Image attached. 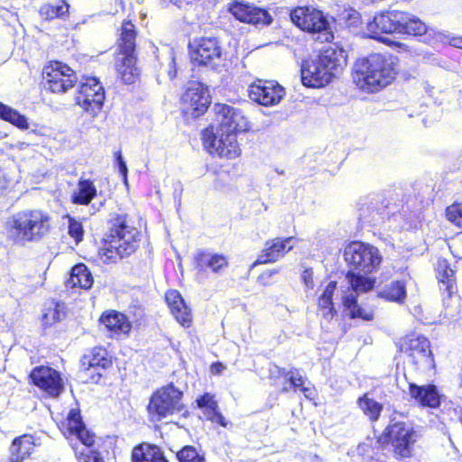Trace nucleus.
I'll return each instance as SVG.
<instances>
[{
	"mask_svg": "<svg viewBox=\"0 0 462 462\" xmlns=\"http://www.w3.org/2000/svg\"><path fill=\"white\" fill-rule=\"evenodd\" d=\"M132 462H170L162 449L152 444L142 443L132 451Z\"/></svg>",
	"mask_w": 462,
	"mask_h": 462,
	"instance_id": "393cba45",
	"label": "nucleus"
},
{
	"mask_svg": "<svg viewBox=\"0 0 462 462\" xmlns=\"http://www.w3.org/2000/svg\"><path fill=\"white\" fill-rule=\"evenodd\" d=\"M346 65L345 51L336 46L323 50L317 58L305 60L301 66V81L304 86L320 88L337 77Z\"/></svg>",
	"mask_w": 462,
	"mask_h": 462,
	"instance_id": "7ed1b4c3",
	"label": "nucleus"
},
{
	"mask_svg": "<svg viewBox=\"0 0 462 462\" xmlns=\"http://www.w3.org/2000/svg\"><path fill=\"white\" fill-rule=\"evenodd\" d=\"M99 322L111 333V336L115 337L127 335L132 328L129 319H99Z\"/></svg>",
	"mask_w": 462,
	"mask_h": 462,
	"instance_id": "ea45409f",
	"label": "nucleus"
},
{
	"mask_svg": "<svg viewBox=\"0 0 462 462\" xmlns=\"http://www.w3.org/2000/svg\"><path fill=\"white\" fill-rule=\"evenodd\" d=\"M398 70L397 58L391 54L374 53L356 60L353 79L363 91L374 93L390 85Z\"/></svg>",
	"mask_w": 462,
	"mask_h": 462,
	"instance_id": "f03ea898",
	"label": "nucleus"
},
{
	"mask_svg": "<svg viewBox=\"0 0 462 462\" xmlns=\"http://www.w3.org/2000/svg\"><path fill=\"white\" fill-rule=\"evenodd\" d=\"M100 318H118V312H116V310H106L103 312Z\"/></svg>",
	"mask_w": 462,
	"mask_h": 462,
	"instance_id": "603ef678",
	"label": "nucleus"
},
{
	"mask_svg": "<svg viewBox=\"0 0 462 462\" xmlns=\"http://www.w3.org/2000/svg\"><path fill=\"white\" fill-rule=\"evenodd\" d=\"M226 370V366L220 362L213 363L209 367L210 374L213 375H221Z\"/></svg>",
	"mask_w": 462,
	"mask_h": 462,
	"instance_id": "09e8293b",
	"label": "nucleus"
},
{
	"mask_svg": "<svg viewBox=\"0 0 462 462\" xmlns=\"http://www.w3.org/2000/svg\"><path fill=\"white\" fill-rule=\"evenodd\" d=\"M386 434L396 455L401 457H409L412 455L419 434L410 423H392L386 429Z\"/></svg>",
	"mask_w": 462,
	"mask_h": 462,
	"instance_id": "9b49d317",
	"label": "nucleus"
},
{
	"mask_svg": "<svg viewBox=\"0 0 462 462\" xmlns=\"http://www.w3.org/2000/svg\"><path fill=\"white\" fill-rule=\"evenodd\" d=\"M50 228L51 217L40 209L19 211L6 222L7 237L15 244L40 240Z\"/></svg>",
	"mask_w": 462,
	"mask_h": 462,
	"instance_id": "39448f33",
	"label": "nucleus"
},
{
	"mask_svg": "<svg viewBox=\"0 0 462 462\" xmlns=\"http://www.w3.org/2000/svg\"><path fill=\"white\" fill-rule=\"evenodd\" d=\"M182 408V392L173 384H168L152 393L147 411L152 421H160L181 411Z\"/></svg>",
	"mask_w": 462,
	"mask_h": 462,
	"instance_id": "6e6552de",
	"label": "nucleus"
},
{
	"mask_svg": "<svg viewBox=\"0 0 462 462\" xmlns=\"http://www.w3.org/2000/svg\"><path fill=\"white\" fill-rule=\"evenodd\" d=\"M199 408L202 409L205 416L208 420L217 422L223 427L227 425L226 419L217 411V403L214 400V396L209 393H205L197 400Z\"/></svg>",
	"mask_w": 462,
	"mask_h": 462,
	"instance_id": "c85d7f7f",
	"label": "nucleus"
},
{
	"mask_svg": "<svg viewBox=\"0 0 462 462\" xmlns=\"http://www.w3.org/2000/svg\"><path fill=\"white\" fill-rule=\"evenodd\" d=\"M93 276L88 267L83 264L75 265L70 272V276L68 279L67 287L81 289H89L93 284Z\"/></svg>",
	"mask_w": 462,
	"mask_h": 462,
	"instance_id": "bb28decb",
	"label": "nucleus"
},
{
	"mask_svg": "<svg viewBox=\"0 0 462 462\" xmlns=\"http://www.w3.org/2000/svg\"><path fill=\"white\" fill-rule=\"evenodd\" d=\"M202 141L209 153L220 158L232 160L241 154L236 134L216 129L214 125H209L202 132Z\"/></svg>",
	"mask_w": 462,
	"mask_h": 462,
	"instance_id": "1a4fd4ad",
	"label": "nucleus"
},
{
	"mask_svg": "<svg viewBox=\"0 0 462 462\" xmlns=\"http://www.w3.org/2000/svg\"><path fill=\"white\" fill-rule=\"evenodd\" d=\"M45 87L52 93L64 94L77 82L73 69L60 61L51 62L43 69Z\"/></svg>",
	"mask_w": 462,
	"mask_h": 462,
	"instance_id": "ddd939ff",
	"label": "nucleus"
},
{
	"mask_svg": "<svg viewBox=\"0 0 462 462\" xmlns=\"http://www.w3.org/2000/svg\"><path fill=\"white\" fill-rule=\"evenodd\" d=\"M32 382L51 396H58L63 390L60 374L48 366L33 369L30 374Z\"/></svg>",
	"mask_w": 462,
	"mask_h": 462,
	"instance_id": "aec40b11",
	"label": "nucleus"
},
{
	"mask_svg": "<svg viewBox=\"0 0 462 462\" xmlns=\"http://www.w3.org/2000/svg\"><path fill=\"white\" fill-rule=\"evenodd\" d=\"M301 280L307 290H312L314 288L313 272L310 268L303 270L301 273Z\"/></svg>",
	"mask_w": 462,
	"mask_h": 462,
	"instance_id": "49530a36",
	"label": "nucleus"
},
{
	"mask_svg": "<svg viewBox=\"0 0 462 462\" xmlns=\"http://www.w3.org/2000/svg\"><path fill=\"white\" fill-rule=\"evenodd\" d=\"M121 318H124V319H126L127 317L125 315H123L122 314V317Z\"/></svg>",
	"mask_w": 462,
	"mask_h": 462,
	"instance_id": "bf43d9fd",
	"label": "nucleus"
},
{
	"mask_svg": "<svg viewBox=\"0 0 462 462\" xmlns=\"http://www.w3.org/2000/svg\"><path fill=\"white\" fill-rule=\"evenodd\" d=\"M119 52L116 56V70L122 80L126 84L134 82L138 76L135 66V30L131 22H124L118 40Z\"/></svg>",
	"mask_w": 462,
	"mask_h": 462,
	"instance_id": "423d86ee",
	"label": "nucleus"
},
{
	"mask_svg": "<svg viewBox=\"0 0 462 462\" xmlns=\"http://www.w3.org/2000/svg\"><path fill=\"white\" fill-rule=\"evenodd\" d=\"M350 17L355 19V22L356 21L357 22L359 20V14L357 12L354 11L352 13V14H350Z\"/></svg>",
	"mask_w": 462,
	"mask_h": 462,
	"instance_id": "4d7b16f0",
	"label": "nucleus"
},
{
	"mask_svg": "<svg viewBox=\"0 0 462 462\" xmlns=\"http://www.w3.org/2000/svg\"><path fill=\"white\" fill-rule=\"evenodd\" d=\"M358 407L371 421H376L383 411V405L375 400L369 398L367 394L357 401Z\"/></svg>",
	"mask_w": 462,
	"mask_h": 462,
	"instance_id": "c9c22d12",
	"label": "nucleus"
},
{
	"mask_svg": "<svg viewBox=\"0 0 462 462\" xmlns=\"http://www.w3.org/2000/svg\"><path fill=\"white\" fill-rule=\"evenodd\" d=\"M181 100L183 113L197 118L208 110L210 104L208 88L200 82L193 81L188 86Z\"/></svg>",
	"mask_w": 462,
	"mask_h": 462,
	"instance_id": "4468645a",
	"label": "nucleus"
},
{
	"mask_svg": "<svg viewBox=\"0 0 462 462\" xmlns=\"http://www.w3.org/2000/svg\"><path fill=\"white\" fill-rule=\"evenodd\" d=\"M450 43L457 48L462 49V37L453 38Z\"/></svg>",
	"mask_w": 462,
	"mask_h": 462,
	"instance_id": "5fc2aeb1",
	"label": "nucleus"
},
{
	"mask_svg": "<svg viewBox=\"0 0 462 462\" xmlns=\"http://www.w3.org/2000/svg\"><path fill=\"white\" fill-rule=\"evenodd\" d=\"M165 300L175 318H185L189 314V309L179 291L175 290L167 291Z\"/></svg>",
	"mask_w": 462,
	"mask_h": 462,
	"instance_id": "473e14b6",
	"label": "nucleus"
},
{
	"mask_svg": "<svg viewBox=\"0 0 462 462\" xmlns=\"http://www.w3.org/2000/svg\"><path fill=\"white\" fill-rule=\"evenodd\" d=\"M276 273H278L277 270L265 271L258 277V282L263 285H268L272 277Z\"/></svg>",
	"mask_w": 462,
	"mask_h": 462,
	"instance_id": "de8ad7c7",
	"label": "nucleus"
},
{
	"mask_svg": "<svg viewBox=\"0 0 462 462\" xmlns=\"http://www.w3.org/2000/svg\"><path fill=\"white\" fill-rule=\"evenodd\" d=\"M344 257L350 270L346 279L356 293L371 291L375 280L371 277L381 263L382 257L376 247L362 242H352L344 250Z\"/></svg>",
	"mask_w": 462,
	"mask_h": 462,
	"instance_id": "f257e3e1",
	"label": "nucleus"
},
{
	"mask_svg": "<svg viewBox=\"0 0 462 462\" xmlns=\"http://www.w3.org/2000/svg\"><path fill=\"white\" fill-rule=\"evenodd\" d=\"M117 162H118L119 172L123 175L125 180H126L127 167H126V163L125 162L121 154H118V156H117Z\"/></svg>",
	"mask_w": 462,
	"mask_h": 462,
	"instance_id": "3c124183",
	"label": "nucleus"
},
{
	"mask_svg": "<svg viewBox=\"0 0 462 462\" xmlns=\"http://www.w3.org/2000/svg\"><path fill=\"white\" fill-rule=\"evenodd\" d=\"M227 10L236 20L255 26H265L273 21L271 14L265 9L245 1L231 2Z\"/></svg>",
	"mask_w": 462,
	"mask_h": 462,
	"instance_id": "dca6fc26",
	"label": "nucleus"
},
{
	"mask_svg": "<svg viewBox=\"0 0 462 462\" xmlns=\"http://www.w3.org/2000/svg\"><path fill=\"white\" fill-rule=\"evenodd\" d=\"M343 304L345 310L346 311V315L349 316V318H369L367 315L363 313L362 309L357 304L355 295L349 294L346 296L343 299Z\"/></svg>",
	"mask_w": 462,
	"mask_h": 462,
	"instance_id": "a19ab883",
	"label": "nucleus"
},
{
	"mask_svg": "<svg viewBox=\"0 0 462 462\" xmlns=\"http://www.w3.org/2000/svg\"><path fill=\"white\" fill-rule=\"evenodd\" d=\"M294 240L295 238L293 236H290L286 238L276 237L266 241L264 247L253 266L274 263L282 258L288 252L292 250L294 246L292 242Z\"/></svg>",
	"mask_w": 462,
	"mask_h": 462,
	"instance_id": "412c9836",
	"label": "nucleus"
},
{
	"mask_svg": "<svg viewBox=\"0 0 462 462\" xmlns=\"http://www.w3.org/2000/svg\"><path fill=\"white\" fill-rule=\"evenodd\" d=\"M140 242L139 230L129 224L126 214H118L110 220L109 233L101 252L103 263H116L132 254Z\"/></svg>",
	"mask_w": 462,
	"mask_h": 462,
	"instance_id": "20e7f679",
	"label": "nucleus"
},
{
	"mask_svg": "<svg viewBox=\"0 0 462 462\" xmlns=\"http://www.w3.org/2000/svg\"><path fill=\"white\" fill-rule=\"evenodd\" d=\"M91 446L87 444H72V448L79 462H104L100 454L92 449Z\"/></svg>",
	"mask_w": 462,
	"mask_h": 462,
	"instance_id": "58836bf2",
	"label": "nucleus"
},
{
	"mask_svg": "<svg viewBox=\"0 0 462 462\" xmlns=\"http://www.w3.org/2000/svg\"><path fill=\"white\" fill-rule=\"evenodd\" d=\"M64 435L72 444L93 445L95 436L90 434L83 424L79 411L71 410L68 415Z\"/></svg>",
	"mask_w": 462,
	"mask_h": 462,
	"instance_id": "4be33fe9",
	"label": "nucleus"
},
{
	"mask_svg": "<svg viewBox=\"0 0 462 462\" xmlns=\"http://www.w3.org/2000/svg\"><path fill=\"white\" fill-rule=\"evenodd\" d=\"M69 5L65 0H51L43 4L39 10L41 17L44 20L64 18L69 14Z\"/></svg>",
	"mask_w": 462,
	"mask_h": 462,
	"instance_id": "cd10ccee",
	"label": "nucleus"
},
{
	"mask_svg": "<svg viewBox=\"0 0 462 462\" xmlns=\"http://www.w3.org/2000/svg\"><path fill=\"white\" fill-rule=\"evenodd\" d=\"M291 22L302 31L317 34V41L330 42L334 39L324 14L311 6H300L291 13Z\"/></svg>",
	"mask_w": 462,
	"mask_h": 462,
	"instance_id": "0eeeda50",
	"label": "nucleus"
},
{
	"mask_svg": "<svg viewBox=\"0 0 462 462\" xmlns=\"http://www.w3.org/2000/svg\"><path fill=\"white\" fill-rule=\"evenodd\" d=\"M439 290L444 297L451 298L457 292V285L454 278V271L445 266L443 273L439 272Z\"/></svg>",
	"mask_w": 462,
	"mask_h": 462,
	"instance_id": "4c0bfd02",
	"label": "nucleus"
},
{
	"mask_svg": "<svg viewBox=\"0 0 462 462\" xmlns=\"http://www.w3.org/2000/svg\"><path fill=\"white\" fill-rule=\"evenodd\" d=\"M213 111L216 115V129L236 134L248 130V121L239 109L218 103L214 105Z\"/></svg>",
	"mask_w": 462,
	"mask_h": 462,
	"instance_id": "2eb2a0df",
	"label": "nucleus"
},
{
	"mask_svg": "<svg viewBox=\"0 0 462 462\" xmlns=\"http://www.w3.org/2000/svg\"><path fill=\"white\" fill-rule=\"evenodd\" d=\"M106 349L101 347H95L88 355H85L81 359V365L85 370L91 368H106L110 365V360L107 358Z\"/></svg>",
	"mask_w": 462,
	"mask_h": 462,
	"instance_id": "2f4dec72",
	"label": "nucleus"
},
{
	"mask_svg": "<svg viewBox=\"0 0 462 462\" xmlns=\"http://www.w3.org/2000/svg\"><path fill=\"white\" fill-rule=\"evenodd\" d=\"M402 11H386L376 14L373 20L367 23L369 37L383 41V33L391 34L399 32L402 18Z\"/></svg>",
	"mask_w": 462,
	"mask_h": 462,
	"instance_id": "f3484780",
	"label": "nucleus"
},
{
	"mask_svg": "<svg viewBox=\"0 0 462 462\" xmlns=\"http://www.w3.org/2000/svg\"><path fill=\"white\" fill-rule=\"evenodd\" d=\"M337 288L336 282H329L326 286L323 293L319 299L318 307L319 313V315L323 318H327L328 316H334V307L332 302V297Z\"/></svg>",
	"mask_w": 462,
	"mask_h": 462,
	"instance_id": "72a5a7b5",
	"label": "nucleus"
},
{
	"mask_svg": "<svg viewBox=\"0 0 462 462\" xmlns=\"http://www.w3.org/2000/svg\"><path fill=\"white\" fill-rule=\"evenodd\" d=\"M183 328H189L191 325V319H178Z\"/></svg>",
	"mask_w": 462,
	"mask_h": 462,
	"instance_id": "6e6d98bb",
	"label": "nucleus"
},
{
	"mask_svg": "<svg viewBox=\"0 0 462 462\" xmlns=\"http://www.w3.org/2000/svg\"><path fill=\"white\" fill-rule=\"evenodd\" d=\"M34 447V439L31 435L15 438L9 449V462H23L32 453Z\"/></svg>",
	"mask_w": 462,
	"mask_h": 462,
	"instance_id": "b1692460",
	"label": "nucleus"
},
{
	"mask_svg": "<svg viewBox=\"0 0 462 462\" xmlns=\"http://www.w3.org/2000/svg\"><path fill=\"white\" fill-rule=\"evenodd\" d=\"M0 118L13 124L20 129L24 130L29 127L24 116L3 103H0Z\"/></svg>",
	"mask_w": 462,
	"mask_h": 462,
	"instance_id": "e433bc0d",
	"label": "nucleus"
},
{
	"mask_svg": "<svg viewBox=\"0 0 462 462\" xmlns=\"http://www.w3.org/2000/svg\"><path fill=\"white\" fill-rule=\"evenodd\" d=\"M300 391L303 393L305 397L311 399L312 398V390L310 387L303 386L300 388Z\"/></svg>",
	"mask_w": 462,
	"mask_h": 462,
	"instance_id": "864d4df0",
	"label": "nucleus"
},
{
	"mask_svg": "<svg viewBox=\"0 0 462 462\" xmlns=\"http://www.w3.org/2000/svg\"><path fill=\"white\" fill-rule=\"evenodd\" d=\"M195 261L198 268L204 270L210 269L214 273H219L222 269L227 267L228 262L225 255L220 254H212L208 252L199 253Z\"/></svg>",
	"mask_w": 462,
	"mask_h": 462,
	"instance_id": "a878e982",
	"label": "nucleus"
},
{
	"mask_svg": "<svg viewBox=\"0 0 462 462\" xmlns=\"http://www.w3.org/2000/svg\"><path fill=\"white\" fill-rule=\"evenodd\" d=\"M10 180L7 175L0 169V195H2L9 187Z\"/></svg>",
	"mask_w": 462,
	"mask_h": 462,
	"instance_id": "8fccbe9b",
	"label": "nucleus"
},
{
	"mask_svg": "<svg viewBox=\"0 0 462 462\" xmlns=\"http://www.w3.org/2000/svg\"><path fill=\"white\" fill-rule=\"evenodd\" d=\"M448 219L462 228V203H456L447 208Z\"/></svg>",
	"mask_w": 462,
	"mask_h": 462,
	"instance_id": "a18cd8bd",
	"label": "nucleus"
},
{
	"mask_svg": "<svg viewBox=\"0 0 462 462\" xmlns=\"http://www.w3.org/2000/svg\"><path fill=\"white\" fill-rule=\"evenodd\" d=\"M400 347L417 368L428 369L433 365L430 341L425 337L416 334L409 335L402 339Z\"/></svg>",
	"mask_w": 462,
	"mask_h": 462,
	"instance_id": "f8f14e48",
	"label": "nucleus"
},
{
	"mask_svg": "<svg viewBox=\"0 0 462 462\" xmlns=\"http://www.w3.org/2000/svg\"><path fill=\"white\" fill-rule=\"evenodd\" d=\"M379 296L387 300L401 303L406 298V288L402 282H392L380 291Z\"/></svg>",
	"mask_w": 462,
	"mask_h": 462,
	"instance_id": "f704fd0d",
	"label": "nucleus"
},
{
	"mask_svg": "<svg viewBox=\"0 0 462 462\" xmlns=\"http://www.w3.org/2000/svg\"><path fill=\"white\" fill-rule=\"evenodd\" d=\"M48 314H44L42 318L47 319Z\"/></svg>",
	"mask_w": 462,
	"mask_h": 462,
	"instance_id": "13d9d810",
	"label": "nucleus"
},
{
	"mask_svg": "<svg viewBox=\"0 0 462 462\" xmlns=\"http://www.w3.org/2000/svg\"><path fill=\"white\" fill-rule=\"evenodd\" d=\"M281 374L284 376V379L288 382L285 383L283 385H282V392H288L290 387H293L295 389H300L302 388L304 386V379L303 377L298 373V372H294V371H289V372H285L284 370H282L281 372Z\"/></svg>",
	"mask_w": 462,
	"mask_h": 462,
	"instance_id": "37998d69",
	"label": "nucleus"
},
{
	"mask_svg": "<svg viewBox=\"0 0 462 462\" xmlns=\"http://www.w3.org/2000/svg\"><path fill=\"white\" fill-rule=\"evenodd\" d=\"M75 100L85 112L96 116L102 109L105 100V89L97 78H87L81 82Z\"/></svg>",
	"mask_w": 462,
	"mask_h": 462,
	"instance_id": "9d476101",
	"label": "nucleus"
},
{
	"mask_svg": "<svg viewBox=\"0 0 462 462\" xmlns=\"http://www.w3.org/2000/svg\"><path fill=\"white\" fill-rule=\"evenodd\" d=\"M409 394L419 405L423 407L437 408L440 404L441 395L433 384L419 386L410 383Z\"/></svg>",
	"mask_w": 462,
	"mask_h": 462,
	"instance_id": "5701e85b",
	"label": "nucleus"
},
{
	"mask_svg": "<svg viewBox=\"0 0 462 462\" xmlns=\"http://www.w3.org/2000/svg\"><path fill=\"white\" fill-rule=\"evenodd\" d=\"M179 462H206L204 456L192 446H185L176 454Z\"/></svg>",
	"mask_w": 462,
	"mask_h": 462,
	"instance_id": "79ce46f5",
	"label": "nucleus"
},
{
	"mask_svg": "<svg viewBox=\"0 0 462 462\" xmlns=\"http://www.w3.org/2000/svg\"><path fill=\"white\" fill-rule=\"evenodd\" d=\"M402 16L399 33L421 36L428 32V26L417 16L405 12H402Z\"/></svg>",
	"mask_w": 462,
	"mask_h": 462,
	"instance_id": "c756f323",
	"label": "nucleus"
},
{
	"mask_svg": "<svg viewBox=\"0 0 462 462\" xmlns=\"http://www.w3.org/2000/svg\"><path fill=\"white\" fill-rule=\"evenodd\" d=\"M97 195V189L89 180H79L78 189L71 196L74 204L88 205Z\"/></svg>",
	"mask_w": 462,
	"mask_h": 462,
	"instance_id": "7c9ffc66",
	"label": "nucleus"
},
{
	"mask_svg": "<svg viewBox=\"0 0 462 462\" xmlns=\"http://www.w3.org/2000/svg\"><path fill=\"white\" fill-rule=\"evenodd\" d=\"M68 232L70 237H72L76 244H79L83 240L84 229L81 222L76 220L73 217H69Z\"/></svg>",
	"mask_w": 462,
	"mask_h": 462,
	"instance_id": "c03bdc74",
	"label": "nucleus"
},
{
	"mask_svg": "<svg viewBox=\"0 0 462 462\" xmlns=\"http://www.w3.org/2000/svg\"><path fill=\"white\" fill-rule=\"evenodd\" d=\"M248 95L253 101L268 106L278 104L285 95V90L274 81L259 80L250 86Z\"/></svg>",
	"mask_w": 462,
	"mask_h": 462,
	"instance_id": "6ab92c4d",
	"label": "nucleus"
},
{
	"mask_svg": "<svg viewBox=\"0 0 462 462\" xmlns=\"http://www.w3.org/2000/svg\"><path fill=\"white\" fill-rule=\"evenodd\" d=\"M190 59L194 64L215 69L222 60V50L215 38H203L199 41L190 51Z\"/></svg>",
	"mask_w": 462,
	"mask_h": 462,
	"instance_id": "a211bd4d",
	"label": "nucleus"
}]
</instances>
